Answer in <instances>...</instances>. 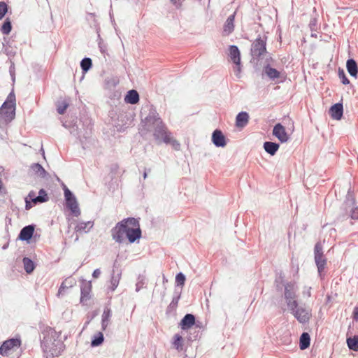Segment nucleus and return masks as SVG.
<instances>
[{
  "label": "nucleus",
  "mask_w": 358,
  "mask_h": 358,
  "mask_svg": "<svg viewBox=\"0 0 358 358\" xmlns=\"http://www.w3.org/2000/svg\"><path fill=\"white\" fill-rule=\"evenodd\" d=\"M140 117L141 122L138 130L142 136L152 131L157 144H170L175 150L180 149V143L173 137L158 113L150 105L145 104L143 106L140 111Z\"/></svg>",
  "instance_id": "nucleus-1"
},
{
  "label": "nucleus",
  "mask_w": 358,
  "mask_h": 358,
  "mask_svg": "<svg viewBox=\"0 0 358 358\" xmlns=\"http://www.w3.org/2000/svg\"><path fill=\"white\" fill-rule=\"evenodd\" d=\"M43 338L41 341L43 352L52 357H59L65 348L64 342L59 339L61 333L51 327H46L42 332Z\"/></svg>",
  "instance_id": "nucleus-2"
},
{
  "label": "nucleus",
  "mask_w": 358,
  "mask_h": 358,
  "mask_svg": "<svg viewBox=\"0 0 358 358\" xmlns=\"http://www.w3.org/2000/svg\"><path fill=\"white\" fill-rule=\"evenodd\" d=\"M113 239L118 243H134V217H127L117 222L111 229Z\"/></svg>",
  "instance_id": "nucleus-3"
},
{
  "label": "nucleus",
  "mask_w": 358,
  "mask_h": 358,
  "mask_svg": "<svg viewBox=\"0 0 358 358\" xmlns=\"http://www.w3.org/2000/svg\"><path fill=\"white\" fill-rule=\"evenodd\" d=\"M283 298L287 308H294L297 305L298 285L295 282H286L284 285Z\"/></svg>",
  "instance_id": "nucleus-4"
},
{
  "label": "nucleus",
  "mask_w": 358,
  "mask_h": 358,
  "mask_svg": "<svg viewBox=\"0 0 358 358\" xmlns=\"http://www.w3.org/2000/svg\"><path fill=\"white\" fill-rule=\"evenodd\" d=\"M65 203L66 208L70 210L72 215L78 217L80 215V210L78 206V201L73 193L64 185L63 187Z\"/></svg>",
  "instance_id": "nucleus-5"
},
{
  "label": "nucleus",
  "mask_w": 358,
  "mask_h": 358,
  "mask_svg": "<svg viewBox=\"0 0 358 358\" xmlns=\"http://www.w3.org/2000/svg\"><path fill=\"white\" fill-rule=\"evenodd\" d=\"M266 38L258 37L252 44L251 56L253 60L259 61L262 57L266 54Z\"/></svg>",
  "instance_id": "nucleus-6"
},
{
  "label": "nucleus",
  "mask_w": 358,
  "mask_h": 358,
  "mask_svg": "<svg viewBox=\"0 0 358 358\" xmlns=\"http://www.w3.org/2000/svg\"><path fill=\"white\" fill-rule=\"evenodd\" d=\"M49 200L48 195L44 189H41L38 192V195H36L34 191H30L27 197L25 199V208L29 210L32 207L31 202L34 204L42 203Z\"/></svg>",
  "instance_id": "nucleus-7"
},
{
  "label": "nucleus",
  "mask_w": 358,
  "mask_h": 358,
  "mask_svg": "<svg viewBox=\"0 0 358 358\" xmlns=\"http://www.w3.org/2000/svg\"><path fill=\"white\" fill-rule=\"evenodd\" d=\"M288 310L293 316L302 324L308 322L312 316L311 310L303 306H299V303L294 308H289Z\"/></svg>",
  "instance_id": "nucleus-8"
},
{
  "label": "nucleus",
  "mask_w": 358,
  "mask_h": 358,
  "mask_svg": "<svg viewBox=\"0 0 358 358\" xmlns=\"http://www.w3.org/2000/svg\"><path fill=\"white\" fill-rule=\"evenodd\" d=\"M314 258L317 268L319 275L321 276L326 264L327 259L324 257L322 250V245L320 242H317L314 248Z\"/></svg>",
  "instance_id": "nucleus-9"
},
{
  "label": "nucleus",
  "mask_w": 358,
  "mask_h": 358,
  "mask_svg": "<svg viewBox=\"0 0 358 358\" xmlns=\"http://www.w3.org/2000/svg\"><path fill=\"white\" fill-rule=\"evenodd\" d=\"M83 122V125L85 128V133L82 134V131H78L77 128L75 129L74 127H72L70 132L71 134L76 135L80 138V141L81 143L83 144L82 137L87 139L88 138L90 135L92 134V120L89 118H84L80 120Z\"/></svg>",
  "instance_id": "nucleus-10"
},
{
  "label": "nucleus",
  "mask_w": 358,
  "mask_h": 358,
  "mask_svg": "<svg viewBox=\"0 0 358 358\" xmlns=\"http://www.w3.org/2000/svg\"><path fill=\"white\" fill-rule=\"evenodd\" d=\"M20 336H18L15 338L8 339L3 341L1 345L0 346V355L3 356L8 355V351L15 348H19L20 347Z\"/></svg>",
  "instance_id": "nucleus-11"
},
{
  "label": "nucleus",
  "mask_w": 358,
  "mask_h": 358,
  "mask_svg": "<svg viewBox=\"0 0 358 358\" xmlns=\"http://www.w3.org/2000/svg\"><path fill=\"white\" fill-rule=\"evenodd\" d=\"M273 135L275 136L281 143H285L289 139V136L285 131V128L280 123L276 124L273 129Z\"/></svg>",
  "instance_id": "nucleus-12"
},
{
  "label": "nucleus",
  "mask_w": 358,
  "mask_h": 358,
  "mask_svg": "<svg viewBox=\"0 0 358 358\" xmlns=\"http://www.w3.org/2000/svg\"><path fill=\"white\" fill-rule=\"evenodd\" d=\"M35 230L34 224H29L23 227L18 235V239L29 241L34 236Z\"/></svg>",
  "instance_id": "nucleus-13"
},
{
  "label": "nucleus",
  "mask_w": 358,
  "mask_h": 358,
  "mask_svg": "<svg viewBox=\"0 0 358 358\" xmlns=\"http://www.w3.org/2000/svg\"><path fill=\"white\" fill-rule=\"evenodd\" d=\"M212 142L216 147H224L227 144L226 138L223 133L219 130L215 129L212 134Z\"/></svg>",
  "instance_id": "nucleus-14"
},
{
  "label": "nucleus",
  "mask_w": 358,
  "mask_h": 358,
  "mask_svg": "<svg viewBox=\"0 0 358 358\" xmlns=\"http://www.w3.org/2000/svg\"><path fill=\"white\" fill-rule=\"evenodd\" d=\"M196 327L199 325L196 323L195 317L192 314H186L180 322V326L182 330L190 329L193 325Z\"/></svg>",
  "instance_id": "nucleus-15"
},
{
  "label": "nucleus",
  "mask_w": 358,
  "mask_h": 358,
  "mask_svg": "<svg viewBox=\"0 0 358 358\" xmlns=\"http://www.w3.org/2000/svg\"><path fill=\"white\" fill-rule=\"evenodd\" d=\"M92 289V285L90 282L83 280L80 287V302L83 303L85 301L90 299V292Z\"/></svg>",
  "instance_id": "nucleus-16"
},
{
  "label": "nucleus",
  "mask_w": 358,
  "mask_h": 358,
  "mask_svg": "<svg viewBox=\"0 0 358 358\" xmlns=\"http://www.w3.org/2000/svg\"><path fill=\"white\" fill-rule=\"evenodd\" d=\"M343 104L341 103H337L333 105L329 110V113L331 114V117L336 120H339L341 119L343 116Z\"/></svg>",
  "instance_id": "nucleus-17"
},
{
  "label": "nucleus",
  "mask_w": 358,
  "mask_h": 358,
  "mask_svg": "<svg viewBox=\"0 0 358 358\" xmlns=\"http://www.w3.org/2000/svg\"><path fill=\"white\" fill-rule=\"evenodd\" d=\"M76 282L74 279L71 278H66L61 284L58 292L57 296H63L65 292V289L71 288L76 285Z\"/></svg>",
  "instance_id": "nucleus-18"
},
{
  "label": "nucleus",
  "mask_w": 358,
  "mask_h": 358,
  "mask_svg": "<svg viewBox=\"0 0 358 358\" xmlns=\"http://www.w3.org/2000/svg\"><path fill=\"white\" fill-rule=\"evenodd\" d=\"M9 108H11V110H15V96L13 92L8 94L6 100L2 104L0 110H5V109L9 110Z\"/></svg>",
  "instance_id": "nucleus-19"
},
{
  "label": "nucleus",
  "mask_w": 358,
  "mask_h": 358,
  "mask_svg": "<svg viewBox=\"0 0 358 358\" xmlns=\"http://www.w3.org/2000/svg\"><path fill=\"white\" fill-rule=\"evenodd\" d=\"M230 59L234 64H238L241 62V53L236 45H230L229 48Z\"/></svg>",
  "instance_id": "nucleus-20"
},
{
  "label": "nucleus",
  "mask_w": 358,
  "mask_h": 358,
  "mask_svg": "<svg viewBox=\"0 0 358 358\" xmlns=\"http://www.w3.org/2000/svg\"><path fill=\"white\" fill-rule=\"evenodd\" d=\"M235 14L236 13H234V14L229 15L224 23L223 32L226 35L230 34L234 29Z\"/></svg>",
  "instance_id": "nucleus-21"
},
{
  "label": "nucleus",
  "mask_w": 358,
  "mask_h": 358,
  "mask_svg": "<svg viewBox=\"0 0 358 358\" xmlns=\"http://www.w3.org/2000/svg\"><path fill=\"white\" fill-rule=\"evenodd\" d=\"M249 121V115L246 112L239 113L236 117V125L237 127H244Z\"/></svg>",
  "instance_id": "nucleus-22"
},
{
  "label": "nucleus",
  "mask_w": 358,
  "mask_h": 358,
  "mask_svg": "<svg viewBox=\"0 0 358 358\" xmlns=\"http://www.w3.org/2000/svg\"><path fill=\"white\" fill-rule=\"evenodd\" d=\"M346 67L348 73L351 76L357 77L358 73V67L356 62L354 59H348L347 61Z\"/></svg>",
  "instance_id": "nucleus-23"
},
{
  "label": "nucleus",
  "mask_w": 358,
  "mask_h": 358,
  "mask_svg": "<svg viewBox=\"0 0 358 358\" xmlns=\"http://www.w3.org/2000/svg\"><path fill=\"white\" fill-rule=\"evenodd\" d=\"M279 144L273 142L266 141L264 143L265 151L271 155H274L279 149Z\"/></svg>",
  "instance_id": "nucleus-24"
},
{
  "label": "nucleus",
  "mask_w": 358,
  "mask_h": 358,
  "mask_svg": "<svg viewBox=\"0 0 358 358\" xmlns=\"http://www.w3.org/2000/svg\"><path fill=\"white\" fill-rule=\"evenodd\" d=\"M31 169L39 177L45 178L48 173L45 169L38 163H34L31 164Z\"/></svg>",
  "instance_id": "nucleus-25"
},
{
  "label": "nucleus",
  "mask_w": 358,
  "mask_h": 358,
  "mask_svg": "<svg viewBox=\"0 0 358 358\" xmlns=\"http://www.w3.org/2000/svg\"><path fill=\"white\" fill-rule=\"evenodd\" d=\"M94 223L91 221L88 222H80L76 227L75 229L77 232L87 233L89 230L92 228Z\"/></svg>",
  "instance_id": "nucleus-26"
},
{
  "label": "nucleus",
  "mask_w": 358,
  "mask_h": 358,
  "mask_svg": "<svg viewBox=\"0 0 358 358\" xmlns=\"http://www.w3.org/2000/svg\"><path fill=\"white\" fill-rule=\"evenodd\" d=\"M310 338L308 333L304 332L301 335L299 346L301 350H305L310 345Z\"/></svg>",
  "instance_id": "nucleus-27"
},
{
  "label": "nucleus",
  "mask_w": 358,
  "mask_h": 358,
  "mask_svg": "<svg viewBox=\"0 0 358 358\" xmlns=\"http://www.w3.org/2000/svg\"><path fill=\"white\" fill-rule=\"evenodd\" d=\"M111 317V310L110 308H105L102 314L101 326L102 329L105 330L108 324V321Z\"/></svg>",
  "instance_id": "nucleus-28"
},
{
  "label": "nucleus",
  "mask_w": 358,
  "mask_h": 358,
  "mask_svg": "<svg viewBox=\"0 0 358 358\" xmlns=\"http://www.w3.org/2000/svg\"><path fill=\"white\" fill-rule=\"evenodd\" d=\"M148 280L144 274H140L137 278V282H136V292L139 291L141 289L146 287Z\"/></svg>",
  "instance_id": "nucleus-29"
},
{
  "label": "nucleus",
  "mask_w": 358,
  "mask_h": 358,
  "mask_svg": "<svg viewBox=\"0 0 358 358\" xmlns=\"http://www.w3.org/2000/svg\"><path fill=\"white\" fill-rule=\"evenodd\" d=\"M22 261H23L24 268L25 271L27 273H32L35 268V264H34V262L28 257H24Z\"/></svg>",
  "instance_id": "nucleus-30"
},
{
  "label": "nucleus",
  "mask_w": 358,
  "mask_h": 358,
  "mask_svg": "<svg viewBox=\"0 0 358 358\" xmlns=\"http://www.w3.org/2000/svg\"><path fill=\"white\" fill-rule=\"evenodd\" d=\"M104 338L103 334L101 332H98L92 338L91 346L97 347L99 346L103 342Z\"/></svg>",
  "instance_id": "nucleus-31"
},
{
  "label": "nucleus",
  "mask_w": 358,
  "mask_h": 358,
  "mask_svg": "<svg viewBox=\"0 0 358 358\" xmlns=\"http://www.w3.org/2000/svg\"><path fill=\"white\" fill-rule=\"evenodd\" d=\"M264 72L268 78L272 80L279 78L280 73L275 69H273L267 65L264 69Z\"/></svg>",
  "instance_id": "nucleus-32"
},
{
  "label": "nucleus",
  "mask_w": 358,
  "mask_h": 358,
  "mask_svg": "<svg viewBox=\"0 0 358 358\" xmlns=\"http://www.w3.org/2000/svg\"><path fill=\"white\" fill-rule=\"evenodd\" d=\"M92 66V61L90 57H85L80 62V67L83 73L87 72Z\"/></svg>",
  "instance_id": "nucleus-33"
},
{
  "label": "nucleus",
  "mask_w": 358,
  "mask_h": 358,
  "mask_svg": "<svg viewBox=\"0 0 358 358\" xmlns=\"http://www.w3.org/2000/svg\"><path fill=\"white\" fill-rule=\"evenodd\" d=\"M15 110H11V108L5 109V110H0V113L5 117V121L10 122L15 117Z\"/></svg>",
  "instance_id": "nucleus-34"
},
{
  "label": "nucleus",
  "mask_w": 358,
  "mask_h": 358,
  "mask_svg": "<svg viewBox=\"0 0 358 358\" xmlns=\"http://www.w3.org/2000/svg\"><path fill=\"white\" fill-rule=\"evenodd\" d=\"M347 343L350 350L358 351V336L348 338L347 339Z\"/></svg>",
  "instance_id": "nucleus-35"
},
{
  "label": "nucleus",
  "mask_w": 358,
  "mask_h": 358,
  "mask_svg": "<svg viewBox=\"0 0 358 358\" xmlns=\"http://www.w3.org/2000/svg\"><path fill=\"white\" fill-rule=\"evenodd\" d=\"M12 29V24L10 20L7 18L4 20L2 26H1V31L3 34L8 35L10 34Z\"/></svg>",
  "instance_id": "nucleus-36"
},
{
  "label": "nucleus",
  "mask_w": 358,
  "mask_h": 358,
  "mask_svg": "<svg viewBox=\"0 0 358 358\" xmlns=\"http://www.w3.org/2000/svg\"><path fill=\"white\" fill-rule=\"evenodd\" d=\"M174 341L173 342V346L176 348V350H182V338L181 336H180L179 334H176L174 336Z\"/></svg>",
  "instance_id": "nucleus-37"
},
{
  "label": "nucleus",
  "mask_w": 358,
  "mask_h": 358,
  "mask_svg": "<svg viewBox=\"0 0 358 358\" xmlns=\"http://www.w3.org/2000/svg\"><path fill=\"white\" fill-rule=\"evenodd\" d=\"M124 101L127 103L134 104V89L130 90L124 97Z\"/></svg>",
  "instance_id": "nucleus-38"
},
{
  "label": "nucleus",
  "mask_w": 358,
  "mask_h": 358,
  "mask_svg": "<svg viewBox=\"0 0 358 358\" xmlns=\"http://www.w3.org/2000/svg\"><path fill=\"white\" fill-rule=\"evenodd\" d=\"M69 106V103L65 101L59 102L57 105V110L59 114H64Z\"/></svg>",
  "instance_id": "nucleus-39"
},
{
  "label": "nucleus",
  "mask_w": 358,
  "mask_h": 358,
  "mask_svg": "<svg viewBox=\"0 0 358 358\" xmlns=\"http://www.w3.org/2000/svg\"><path fill=\"white\" fill-rule=\"evenodd\" d=\"M8 12V6L4 1H0V20H1Z\"/></svg>",
  "instance_id": "nucleus-40"
},
{
  "label": "nucleus",
  "mask_w": 358,
  "mask_h": 358,
  "mask_svg": "<svg viewBox=\"0 0 358 358\" xmlns=\"http://www.w3.org/2000/svg\"><path fill=\"white\" fill-rule=\"evenodd\" d=\"M338 77L341 80L342 83L343 85H348L350 83L349 80L345 76V73L343 69H339L338 71Z\"/></svg>",
  "instance_id": "nucleus-41"
},
{
  "label": "nucleus",
  "mask_w": 358,
  "mask_h": 358,
  "mask_svg": "<svg viewBox=\"0 0 358 358\" xmlns=\"http://www.w3.org/2000/svg\"><path fill=\"white\" fill-rule=\"evenodd\" d=\"M176 281L178 285L183 286L185 281V276L183 273H179L176 275Z\"/></svg>",
  "instance_id": "nucleus-42"
},
{
  "label": "nucleus",
  "mask_w": 358,
  "mask_h": 358,
  "mask_svg": "<svg viewBox=\"0 0 358 358\" xmlns=\"http://www.w3.org/2000/svg\"><path fill=\"white\" fill-rule=\"evenodd\" d=\"M311 287H309V286H304L303 287V291H302V295L305 298V297H310L311 296Z\"/></svg>",
  "instance_id": "nucleus-43"
},
{
  "label": "nucleus",
  "mask_w": 358,
  "mask_h": 358,
  "mask_svg": "<svg viewBox=\"0 0 358 358\" xmlns=\"http://www.w3.org/2000/svg\"><path fill=\"white\" fill-rule=\"evenodd\" d=\"M171 4L177 9L182 7V3L185 0H169Z\"/></svg>",
  "instance_id": "nucleus-44"
},
{
  "label": "nucleus",
  "mask_w": 358,
  "mask_h": 358,
  "mask_svg": "<svg viewBox=\"0 0 358 358\" xmlns=\"http://www.w3.org/2000/svg\"><path fill=\"white\" fill-rule=\"evenodd\" d=\"M234 72L236 77L239 78L241 76V62L238 64H235V66L234 67Z\"/></svg>",
  "instance_id": "nucleus-45"
},
{
  "label": "nucleus",
  "mask_w": 358,
  "mask_h": 358,
  "mask_svg": "<svg viewBox=\"0 0 358 358\" xmlns=\"http://www.w3.org/2000/svg\"><path fill=\"white\" fill-rule=\"evenodd\" d=\"M141 237V230L140 229L138 222L136 220V240Z\"/></svg>",
  "instance_id": "nucleus-46"
},
{
  "label": "nucleus",
  "mask_w": 358,
  "mask_h": 358,
  "mask_svg": "<svg viewBox=\"0 0 358 358\" xmlns=\"http://www.w3.org/2000/svg\"><path fill=\"white\" fill-rule=\"evenodd\" d=\"M118 283H119V280L116 278L113 277L111 279V287H110L112 291H114L116 289V287L118 285Z\"/></svg>",
  "instance_id": "nucleus-47"
},
{
  "label": "nucleus",
  "mask_w": 358,
  "mask_h": 358,
  "mask_svg": "<svg viewBox=\"0 0 358 358\" xmlns=\"http://www.w3.org/2000/svg\"><path fill=\"white\" fill-rule=\"evenodd\" d=\"M179 299H180V294L177 295L176 296H174L171 303V306H176L178 305Z\"/></svg>",
  "instance_id": "nucleus-48"
},
{
  "label": "nucleus",
  "mask_w": 358,
  "mask_h": 358,
  "mask_svg": "<svg viewBox=\"0 0 358 358\" xmlns=\"http://www.w3.org/2000/svg\"><path fill=\"white\" fill-rule=\"evenodd\" d=\"M101 275V271L99 268L95 269L92 273V277L94 278H98Z\"/></svg>",
  "instance_id": "nucleus-49"
},
{
  "label": "nucleus",
  "mask_w": 358,
  "mask_h": 358,
  "mask_svg": "<svg viewBox=\"0 0 358 358\" xmlns=\"http://www.w3.org/2000/svg\"><path fill=\"white\" fill-rule=\"evenodd\" d=\"M6 188L3 186L1 180L0 179V194H5Z\"/></svg>",
  "instance_id": "nucleus-50"
},
{
  "label": "nucleus",
  "mask_w": 358,
  "mask_h": 358,
  "mask_svg": "<svg viewBox=\"0 0 358 358\" xmlns=\"http://www.w3.org/2000/svg\"><path fill=\"white\" fill-rule=\"evenodd\" d=\"M354 318L358 320V307L355 308L354 310Z\"/></svg>",
  "instance_id": "nucleus-51"
},
{
  "label": "nucleus",
  "mask_w": 358,
  "mask_h": 358,
  "mask_svg": "<svg viewBox=\"0 0 358 358\" xmlns=\"http://www.w3.org/2000/svg\"><path fill=\"white\" fill-rule=\"evenodd\" d=\"M139 101V94L137 92V91H136V103H137Z\"/></svg>",
  "instance_id": "nucleus-52"
},
{
  "label": "nucleus",
  "mask_w": 358,
  "mask_h": 358,
  "mask_svg": "<svg viewBox=\"0 0 358 358\" xmlns=\"http://www.w3.org/2000/svg\"><path fill=\"white\" fill-rule=\"evenodd\" d=\"M167 282V279L166 278V277L164 275H163V282L165 283Z\"/></svg>",
  "instance_id": "nucleus-53"
},
{
  "label": "nucleus",
  "mask_w": 358,
  "mask_h": 358,
  "mask_svg": "<svg viewBox=\"0 0 358 358\" xmlns=\"http://www.w3.org/2000/svg\"><path fill=\"white\" fill-rule=\"evenodd\" d=\"M41 150H42V152H43V157L45 158V153H44V150H43V148H41Z\"/></svg>",
  "instance_id": "nucleus-54"
},
{
  "label": "nucleus",
  "mask_w": 358,
  "mask_h": 358,
  "mask_svg": "<svg viewBox=\"0 0 358 358\" xmlns=\"http://www.w3.org/2000/svg\"><path fill=\"white\" fill-rule=\"evenodd\" d=\"M78 240V236H76V238L75 241H77Z\"/></svg>",
  "instance_id": "nucleus-55"
},
{
  "label": "nucleus",
  "mask_w": 358,
  "mask_h": 358,
  "mask_svg": "<svg viewBox=\"0 0 358 358\" xmlns=\"http://www.w3.org/2000/svg\"><path fill=\"white\" fill-rule=\"evenodd\" d=\"M144 176V178H145L147 177V174H146V173H144V176Z\"/></svg>",
  "instance_id": "nucleus-56"
},
{
  "label": "nucleus",
  "mask_w": 358,
  "mask_h": 358,
  "mask_svg": "<svg viewBox=\"0 0 358 358\" xmlns=\"http://www.w3.org/2000/svg\"><path fill=\"white\" fill-rule=\"evenodd\" d=\"M185 358H186V357H185Z\"/></svg>",
  "instance_id": "nucleus-57"
}]
</instances>
